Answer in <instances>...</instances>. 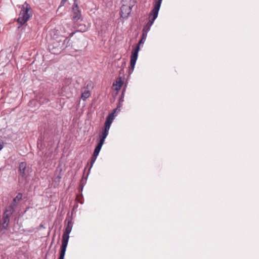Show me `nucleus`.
Masks as SVG:
<instances>
[{"instance_id": "1", "label": "nucleus", "mask_w": 259, "mask_h": 259, "mask_svg": "<svg viewBox=\"0 0 259 259\" xmlns=\"http://www.w3.org/2000/svg\"><path fill=\"white\" fill-rule=\"evenodd\" d=\"M162 0H156L154 4V7L150 13L148 17L149 21L145 25L143 29V31L148 32L150 30V28L153 25L154 21L157 18L158 12L161 6Z\"/></svg>"}, {"instance_id": "2", "label": "nucleus", "mask_w": 259, "mask_h": 259, "mask_svg": "<svg viewBox=\"0 0 259 259\" xmlns=\"http://www.w3.org/2000/svg\"><path fill=\"white\" fill-rule=\"evenodd\" d=\"M66 41H67L68 44L69 40L67 38L62 39L60 37H58L56 39H53L51 42L48 46L49 51L53 54H59L63 50L67 47V45L64 46Z\"/></svg>"}, {"instance_id": "3", "label": "nucleus", "mask_w": 259, "mask_h": 259, "mask_svg": "<svg viewBox=\"0 0 259 259\" xmlns=\"http://www.w3.org/2000/svg\"><path fill=\"white\" fill-rule=\"evenodd\" d=\"M30 8V6L26 2L22 5L19 16L17 19L18 23L20 24V26H18V28H20L21 26L24 24L28 20L29 18L28 11Z\"/></svg>"}, {"instance_id": "4", "label": "nucleus", "mask_w": 259, "mask_h": 259, "mask_svg": "<svg viewBox=\"0 0 259 259\" xmlns=\"http://www.w3.org/2000/svg\"><path fill=\"white\" fill-rule=\"evenodd\" d=\"M114 119V113H111L109 114V115L107 117L105 125L104 128L103 130L102 133L99 135V140L102 141V142H105V140L108 135L109 131L110 128V126Z\"/></svg>"}, {"instance_id": "5", "label": "nucleus", "mask_w": 259, "mask_h": 259, "mask_svg": "<svg viewBox=\"0 0 259 259\" xmlns=\"http://www.w3.org/2000/svg\"><path fill=\"white\" fill-rule=\"evenodd\" d=\"M139 53V47L136 49H133L131 56L130 65L128 67V73L131 74L135 68V66L138 59Z\"/></svg>"}, {"instance_id": "6", "label": "nucleus", "mask_w": 259, "mask_h": 259, "mask_svg": "<svg viewBox=\"0 0 259 259\" xmlns=\"http://www.w3.org/2000/svg\"><path fill=\"white\" fill-rule=\"evenodd\" d=\"M73 223L71 219L68 220L67 224L65 226V230L62 235V240L68 241L69 239V234L71 232Z\"/></svg>"}, {"instance_id": "7", "label": "nucleus", "mask_w": 259, "mask_h": 259, "mask_svg": "<svg viewBox=\"0 0 259 259\" xmlns=\"http://www.w3.org/2000/svg\"><path fill=\"white\" fill-rule=\"evenodd\" d=\"M10 217L8 214H3L2 220L0 221V233L4 234L8 230L10 223Z\"/></svg>"}, {"instance_id": "8", "label": "nucleus", "mask_w": 259, "mask_h": 259, "mask_svg": "<svg viewBox=\"0 0 259 259\" xmlns=\"http://www.w3.org/2000/svg\"><path fill=\"white\" fill-rule=\"evenodd\" d=\"M104 142H102V141H101L100 140H99V142L98 143V144L95 149V150L94 151L93 156L91 157V161H90L91 166L90 167L89 170H90L91 169L94 163H95V162L97 159V157L98 155H99V152L102 148V147L103 145L104 144Z\"/></svg>"}, {"instance_id": "9", "label": "nucleus", "mask_w": 259, "mask_h": 259, "mask_svg": "<svg viewBox=\"0 0 259 259\" xmlns=\"http://www.w3.org/2000/svg\"><path fill=\"white\" fill-rule=\"evenodd\" d=\"M72 19L74 21H78L79 19L81 18V10H80L78 5L75 3H74L72 6Z\"/></svg>"}, {"instance_id": "10", "label": "nucleus", "mask_w": 259, "mask_h": 259, "mask_svg": "<svg viewBox=\"0 0 259 259\" xmlns=\"http://www.w3.org/2000/svg\"><path fill=\"white\" fill-rule=\"evenodd\" d=\"M133 6V3L129 5L123 4L120 8L121 16L123 18H127L131 13Z\"/></svg>"}, {"instance_id": "11", "label": "nucleus", "mask_w": 259, "mask_h": 259, "mask_svg": "<svg viewBox=\"0 0 259 259\" xmlns=\"http://www.w3.org/2000/svg\"><path fill=\"white\" fill-rule=\"evenodd\" d=\"M68 241H63L62 240V244L61 246V251L60 253V256L58 259H64L65 252L66 250V248L68 245Z\"/></svg>"}, {"instance_id": "12", "label": "nucleus", "mask_w": 259, "mask_h": 259, "mask_svg": "<svg viewBox=\"0 0 259 259\" xmlns=\"http://www.w3.org/2000/svg\"><path fill=\"white\" fill-rule=\"evenodd\" d=\"M123 83V81L122 79V77L119 76V77L117 78L115 82L113 83V85L115 87V90L118 91L120 90Z\"/></svg>"}, {"instance_id": "13", "label": "nucleus", "mask_w": 259, "mask_h": 259, "mask_svg": "<svg viewBox=\"0 0 259 259\" xmlns=\"http://www.w3.org/2000/svg\"><path fill=\"white\" fill-rule=\"evenodd\" d=\"M16 207L15 205H13V204L11 203V204L6 208L4 214H8V216L11 217L15 211Z\"/></svg>"}, {"instance_id": "14", "label": "nucleus", "mask_w": 259, "mask_h": 259, "mask_svg": "<svg viewBox=\"0 0 259 259\" xmlns=\"http://www.w3.org/2000/svg\"><path fill=\"white\" fill-rule=\"evenodd\" d=\"M22 194L20 193H18L17 195L13 199L12 204L13 205H15L16 207L18 205L19 201L22 199Z\"/></svg>"}, {"instance_id": "15", "label": "nucleus", "mask_w": 259, "mask_h": 259, "mask_svg": "<svg viewBox=\"0 0 259 259\" xmlns=\"http://www.w3.org/2000/svg\"><path fill=\"white\" fill-rule=\"evenodd\" d=\"M26 168V163L25 162H21L19 164V171L21 175L23 176L25 175V170Z\"/></svg>"}, {"instance_id": "16", "label": "nucleus", "mask_w": 259, "mask_h": 259, "mask_svg": "<svg viewBox=\"0 0 259 259\" xmlns=\"http://www.w3.org/2000/svg\"><path fill=\"white\" fill-rule=\"evenodd\" d=\"M90 92L88 90H85L81 94V98L83 101H85L87 98H88L90 96Z\"/></svg>"}, {"instance_id": "17", "label": "nucleus", "mask_w": 259, "mask_h": 259, "mask_svg": "<svg viewBox=\"0 0 259 259\" xmlns=\"http://www.w3.org/2000/svg\"><path fill=\"white\" fill-rule=\"evenodd\" d=\"M125 65H126L125 62V61L122 62V65L121 66V69L119 71V75H120L121 74H123V73H124L123 69L125 66Z\"/></svg>"}, {"instance_id": "18", "label": "nucleus", "mask_w": 259, "mask_h": 259, "mask_svg": "<svg viewBox=\"0 0 259 259\" xmlns=\"http://www.w3.org/2000/svg\"><path fill=\"white\" fill-rule=\"evenodd\" d=\"M145 40H146L145 39H143V38H141L140 41L139 42L138 44L137 45V46L136 47H135L134 49H136L137 47H139V50L140 45L142 44H144Z\"/></svg>"}, {"instance_id": "19", "label": "nucleus", "mask_w": 259, "mask_h": 259, "mask_svg": "<svg viewBox=\"0 0 259 259\" xmlns=\"http://www.w3.org/2000/svg\"><path fill=\"white\" fill-rule=\"evenodd\" d=\"M147 34H148V32H146L142 31V34L141 38H143V39L146 40L147 36Z\"/></svg>"}, {"instance_id": "20", "label": "nucleus", "mask_w": 259, "mask_h": 259, "mask_svg": "<svg viewBox=\"0 0 259 259\" xmlns=\"http://www.w3.org/2000/svg\"><path fill=\"white\" fill-rule=\"evenodd\" d=\"M4 143L2 139H0V151L3 148Z\"/></svg>"}, {"instance_id": "21", "label": "nucleus", "mask_w": 259, "mask_h": 259, "mask_svg": "<svg viewBox=\"0 0 259 259\" xmlns=\"http://www.w3.org/2000/svg\"><path fill=\"white\" fill-rule=\"evenodd\" d=\"M66 1L67 0H61L59 7H60L63 6L65 5Z\"/></svg>"}, {"instance_id": "22", "label": "nucleus", "mask_w": 259, "mask_h": 259, "mask_svg": "<svg viewBox=\"0 0 259 259\" xmlns=\"http://www.w3.org/2000/svg\"><path fill=\"white\" fill-rule=\"evenodd\" d=\"M57 178L58 179L59 181H60V179L61 178V177L60 176H58Z\"/></svg>"}, {"instance_id": "23", "label": "nucleus", "mask_w": 259, "mask_h": 259, "mask_svg": "<svg viewBox=\"0 0 259 259\" xmlns=\"http://www.w3.org/2000/svg\"><path fill=\"white\" fill-rule=\"evenodd\" d=\"M73 34H74V33H71L70 34V35H69L70 37L72 36H73Z\"/></svg>"}, {"instance_id": "24", "label": "nucleus", "mask_w": 259, "mask_h": 259, "mask_svg": "<svg viewBox=\"0 0 259 259\" xmlns=\"http://www.w3.org/2000/svg\"><path fill=\"white\" fill-rule=\"evenodd\" d=\"M125 89H124L123 90V91H122V96H123V94H124V93H123V92L125 91Z\"/></svg>"}, {"instance_id": "25", "label": "nucleus", "mask_w": 259, "mask_h": 259, "mask_svg": "<svg viewBox=\"0 0 259 259\" xmlns=\"http://www.w3.org/2000/svg\"><path fill=\"white\" fill-rule=\"evenodd\" d=\"M120 101H123L122 97H121V98H120Z\"/></svg>"}, {"instance_id": "26", "label": "nucleus", "mask_w": 259, "mask_h": 259, "mask_svg": "<svg viewBox=\"0 0 259 259\" xmlns=\"http://www.w3.org/2000/svg\"><path fill=\"white\" fill-rule=\"evenodd\" d=\"M74 3H76V0H74Z\"/></svg>"}]
</instances>
